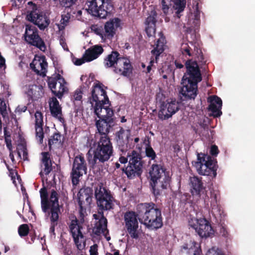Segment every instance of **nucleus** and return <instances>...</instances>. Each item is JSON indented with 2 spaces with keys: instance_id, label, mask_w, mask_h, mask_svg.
<instances>
[{
  "instance_id": "obj_1",
  "label": "nucleus",
  "mask_w": 255,
  "mask_h": 255,
  "mask_svg": "<svg viewBox=\"0 0 255 255\" xmlns=\"http://www.w3.org/2000/svg\"><path fill=\"white\" fill-rule=\"evenodd\" d=\"M139 222L151 230H157L163 226L161 209L153 202L138 204L136 212L127 211L124 215L125 228L132 239L139 238L138 231Z\"/></svg>"
},
{
  "instance_id": "obj_2",
  "label": "nucleus",
  "mask_w": 255,
  "mask_h": 255,
  "mask_svg": "<svg viewBox=\"0 0 255 255\" xmlns=\"http://www.w3.org/2000/svg\"><path fill=\"white\" fill-rule=\"evenodd\" d=\"M186 72L182 79V87L180 93L186 100H194L198 93V83L202 81V77L197 62L191 59L185 63Z\"/></svg>"
},
{
  "instance_id": "obj_3",
  "label": "nucleus",
  "mask_w": 255,
  "mask_h": 255,
  "mask_svg": "<svg viewBox=\"0 0 255 255\" xmlns=\"http://www.w3.org/2000/svg\"><path fill=\"white\" fill-rule=\"evenodd\" d=\"M114 148L111 139L105 137L99 138L94 144L93 156L88 159L94 172H100L107 168L110 158L113 155Z\"/></svg>"
},
{
  "instance_id": "obj_4",
  "label": "nucleus",
  "mask_w": 255,
  "mask_h": 255,
  "mask_svg": "<svg viewBox=\"0 0 255 255\" xmlns=\"http://www.w3.org/2000/svg\"><path fill=\"white\" fill-rule=\"evenodd\" d=\"M149 180L151 191L157 198L162 190L169 186L171 177L162 165L153 164L149 171Z\"/></svg>"
},
{
  "instance_id": "obj_5",
  "label": "nucleus",
  "mask_w": 255,
  "mask_h": 255,
  "mask_svg": "<svg viewBox=\"0 0 255 255\" xmlns=\"http://www.w3.org/2000/svg\"><path fill=\"white\" fill-rule=\"evenodd\" d=\"M107 68H113L114 72L121 76L129 77L132 73L133 67L129 59L113 51L104 59Z\"/></svg>"
},
{
  "instance_id": "obj_6",
  "label": "nucleus",
  "mask_w": 255,
  "mask_h": 255,
  "mask_svg": "<svg viewBox=\"0 0 255 255\" xmlns=\"http://www.w3.org/2000/svg\"><path fill=\"white\" fill-rule=\"evenodd\" d=\"M94 112L99 118V120H96L95 125L100 135V138L106 137L110 139L108 134L115 126L113 110L112 108H105L98 111L96 108Z\"/></svg>"
},
{
  "instance_id": "obj_7",
  "label": "nucleus",
  "mask_w": 255,
  "mask_h": 255,
  "mask_svg": "<svg viewBox=\"0 0 255 255\" xmlns=\"http://www.w3.org/2000/svg\"><path fill=\"white\" fill-rule=\"evenodd\" d=\"M192 165L200 175L210 176L213 178L217 175V161L208 154L197 153V160L193 161Z\"/></svg>"
},
{
  "instance_id": "obj_8",
  "label": "nucleus",
  "mask_w": 255,
  "mask_h": 255,
  "mask_svg": "<svg viewBox=\"0 0 255 255\" xmlns=\"http://www.w3.org/2000/svg\"><path fill=\"white\" fill-rule=\"evenodd\" d=\"M26 19L43 30L49 26L50 22L49 17L42 10L40 6L31 1L27 2Z\"/></svg>"
},
{
  "instance_id": "obj_9",
  "label": "nucleus",
  "mask_w": 255,
  "mask_h": 255,
  "mask_svg": "<svg viewBox=\"0 0 255 255\" xmlns=\"http://www.w3.org/2000/svg\"><path fill=\"white\" fill-rule=\"evenodd\" d=\"M94 194L98 211H107L114 208L116 200L111 191L104 187L102 183L95 188Z\"/></svg>"
},
{
  "instance_id": "obj_10",
  "label": "nucleus",
  "mask_w": 255,
  "mask_h": 255,
  "mask_svg": "<svg viewBox=\"0 0 255 255\" xmlns=\"http://www.w3.org/2000/svg\"><path fill=\"white\" fill-rule=\"evenodd\" d=\"M104 86L102 83H98L93 87L90 103L94 109V111L96 108L98 109V111L104 110L105 108H110L105 106L106 104H109L110 106L111 103L106 91L103 89Z\"/></svg>"
},
{
  "instance_id": "obj_11",
  "label": "nucleus",
  "mask_w": 255,
  "mask_h": 255,
  "mask_svg": "<svg viewBox=\"0 0 255 255\" xmlns=\"http://www.w3.org/2000/svg\"><path fill=\"white\" fill-rule=\"evenodd\" d=\"M159 38L157 39L155 44L153 45V49L151 50V57L149 64L147 66L146 70L144 72L146 74H150L149 76L152 75L151 71H154L156 66L154 63H157L159 57L163 53L165 48L166 41L165 37L164 36L162 32L159 33Z\"/></svg>"
},
{
  "instance_id": "obj_12",
  "label": "nucleus",
  "mask_w": 255,
  "mask_h": 255,
  "mask_svg": "<svg viewBox=\"0 0 255 255\" xmlns=\"http://www.w3.org/2000/svg\"><path fill=\"white\" fill-rule=\"evenodd\" d=\"M24 37L25 41L28 44L37 47L43 52L46 50L45 42L39 35L38 31L34 26L26 25Z\"/></svg>"
},
{
  "instance_id": "obj_13",
  "label": "nucleus",
  "mask_w": 255,
  "mask_h": 255,
  "mask_svg": "<svg viewBox=\"0 0 255 255\" xmlns=\"http://www.w3.org/2000/svg\"><path fill=\"white\" fill-rule=\"evenodd\" d=\"M87 163L83 154L76 155L74 159L71 172L72 182L77 185L79 182V178L87 173Z\"/></svg>"
},
{
  "instance_id": "obj_14",
  "label": "nucleus",
  "mask_w": 255,
  "mask_h": 255,
  "mask_svg": "<svg viewBox=\"0 0 255 255\" xmlns=\"http://www.w3.org/2000/svg\"><path fill=\"white\" fill-rule=\"evenodd\" d=\"M47 83L52 93L59 99H61L64 93L68 91L65 85L66 82L59 74H56L54 77H48Z\"/></svg>"
},
{
  "instance_id": "obj_15",
  "label": "nucleus",
  "mask_w": 255,
  "mask_h": 255,
  "mask_svg": "<svg viewBox=\"0 0 255 255\" xmlns=\"http://www.w3.org/2000/svg\"><path fill=\"white\" fill-rule=\"evenodd\" d=\"M190 192L193 197L196 199H202L206 202L208 199L206 187L204 186L201 178L197 176L190 178Z\"/></svg>"
},
{
  "instance_id": "obj_16",
  "label": "nucleus",
  "mask_w": 255,
  "mask_h": 255,
  "mask_svg": "<svg viewBox=\"0 0 255 255\" xmlns=\"http://www.w3.org/2000/svg\"><path fill=\"white\" fill-rule=\"evenodd\" d=\"M195 223L193 220L189 221V225L194 229L196 232L201 238H208L214 234V230L209 222L205 218H200L195 220Z\"/></svg>"
},
{
  "instance_id": "obj_17",
  "label": "nucleus",
  "mask_w": 255,
  "mask_h": 255,
  "mask_svg": "<svg viewBox=\"0 0 255 255\" xmlns=\"http://www.w3.org/2000/svg\"><path fill=\"white\" fill-rule=\"evenodd\" d=\"M158 117L161 120H166L171 118L180 109L179 104L175 100L167 101L160 105Z\"/></svg>"
},
{
  "instance_id": "obj_18",
  "label": "nucleus",
  "mask_w": 255,
  "mask_h": 255,
  "mask_svg": "<svg viewBox=\"0 0 255 255\" xmlns=\"http://www.w3.org/2000/svg\"><path fill=\"white\" fill-rule=\"evenodd\" d=\"M47 200V206L46 208L42 207L41 209L45 214V216H50V214H59L60 208L59 203V194L55 190H51L49 197L48 198Z\"/></svg>"
},
{
  "instance_id": "obj_19",
  "label": "nucleus",
  "mask_w": 255,
  "mask_h": 255,
  "mask_svg": "<svg viewBox=\"0 0 255 255\" xmlns=\"http://www.w3.org/2000/svg\"><path fill=\"white\" fill-rule=\"evenodd\" d=\"M121 20L118 17L110 19L104 25L105 33L100 34L102 39H112L116 34V30L121 26Z\"/></svg>"
},
{
  "instance_id": "obj_20",
  "label": "nucleus",
  "mask_w": 255,
  "mask_h": 255,
  "mask_svg": "<svg viewBox=\"0 0 255 255\" xmlns=\"http://www.w3.org/2000/svg\"><path fill=\"white\" fill-rule=\"evenodd\" d=\"M48 63L45 56L38 57V59L34 58L30 64L31 69L37 75L44 77L47 72Z\"/></svg>"
},
{
  "instance_id": "obj_21",
  "label": "nucleus",
  "mask_w": 255,
  "mask_h": 255,
  "mask_svg": "<svg viewBox=\"0 0 255 255\" xmlns=\"http://www.w3.org/2000/svg\"><path fill=\"white\" fill-rule=\"evenodd\" d=\"M207 102L210 103L208 110L212 112L213 116L215 118L220 117L222 114L221 99L216 95H212L208 98Z\"/></svg>"
},
{
  "instance_id": "obj_22",
  "label": "nucleus",
  "mask_w": 255,
  "mask_h": 255,
  "mask_svg": "<svg viewBox=\"0 0 255 255\" xmlns=\"http://www.w3.org/2000/svg\"><path fill=\"white\" fill-rule=\"evenodd\" d=\"M143 165H137L133 162L128 161V165L122 168V171L124 172L128 179H132L136 177H140L143 172Z\"/></svg>"
},
{
  "instance_id": "obj_23",
  "label": "nucleus",
  "mask_w": 255,
  "mask_h": 255,
  "mask_svg": "<svg viewBox=\"0 0 255 255\" xmlns=\"http://www.w3.org/2000/svg\"><path fill=\"white\" fill-rule=\"evenodd\" d=\"M35 137L39 144L43 143L44 138L43 115L41 112L36 111L35 113Z\"/></svg>"
},
{
  "instance_id": "obj_24",
  "label": "nucleus",
  "mask_w": 255,
  "mask_h": 255,
  "mask_svg": "<svg viewBox=\"0 0 255 255\" xmlns=\"http://www.w3.org/2000/svg\"><path fill=\"white\" fill-rule=\"evenodd\" d=\"M42 158L41 159V170L39 173L41 177L43 174L48 175L53 170L52 162L50 158V154L48 152H41Z\"/></svg>"
},
{
  "instance_id": "obj_25",
  "label": "nucleus",
  "mask_w": 255,
  "mask_h": 255,
  "mask_svg": "<svg viewBox=\"0 0 255 255\" xmlns=\"http://www.w3.org/2000/svg\"><path fill=\"white\" fill-rule=\"evenodd\" d=\"M128 134H127L126 139H124L125 130L122 127H120V130L115 133V138L117 141L119 149L122 152L126 151L128 149V138L129 137V130H128Z\"/></svg>"
},
{
  "instance_id": "obj_26",
  "label": "nucleus",
  "mask_w": 255,
  "mask_h": 255,
  "mask_svg": "<svg viewBox=\"0 0 255 255\" xmlns=\"http://www.w3.org/2000/svg\"><path fill=\"white\" fill-rule=\"evenodd\" d=\"M104 49L101 45H95L86 50L83 57L86 62H91L97 58L103 53Z\"/></svg>"
},
{
  "instance_id": "obj_27",
  "label": "nucleus",
  "mask_w": 255,
  "mask_h": 255,
  "mask_svg": "<svg viewBox=\"0 0 255 255\" xmlns=\"http://www.w3.org/2000/svg\"><path fill=\"white\" fill-rule=\"evenodd\" d=\"M157 13L155 11H151L150 14L146 18L145 24V32L148 37L155 33Z\"/></svg>"
},
{
  "instance_id": "obj_28",
  "label": "nucleus",
  "mask_w": 255,
  "mask_h": 255,
  "mask_svg": "<svg viewBox=\"0 0 255 255\" xmlns=\"http://www.w3.org/2000/svg\"><path fill=\"white\" fill-rule=\"evenodd\" d=\"M177 4V0H162V10L163 13L165 14L168 13L169 9L171 10L174 9L176 10L175 13L176 16L180 18L181 16L180 13L184 10H180L179 9V5H176Z\"/></svg>"
},
{
  "instance_id": "obj_29",
  "label": "nucleus",
  "mask_w": 255,
  "mask_h": 255,
  "mask_svg": "<svg viewBox=\"0 0 255 255\" xmlns=\"http://www.w3.org/2000/svg\"><path fill=\"white\" fill-rule=\"evenodd\" d=\"M100 18H105L114 10V3L112 0H101Z\"/></svg>"
},
{
  "instance_id": "obj_30",
  "label": "nucleus",
  "mask_w": 255,
  "mask_h": 255,
  "mask_svg": "<svg viewBox=\"0 0 255 255\" xmlns=\"http://www.w3.org/2000/svg\"><path fill=\"white\" fill-rule=\"evenodd\" d=\"M49 108L51 114L53 117L57 118L61 122L64 121V119L62 117V108L56 98L53 97L51 98Z\"/></svg>"
},
{
  "instance_id": "obj_31",
  "label": "nucleus",
  "mask_w": 255,
  "mask_h": 255,
  "mask_svg": "<svg viewBox=\"0 0 255 255\" xmlns=\"http://www.w3.org/2000/svg\"><path fill=\"white\" fill-rule=\"evenodd\" d=\"M92 190L90 188L81 189L78 192V203L88 206L92 202Z\"/></svg>"
},
{
  "instance_id": "obj_32",
  "label": "nucleus",
  "mask_w": 255,
  "mask_h": 255,
  "mask_svg": "<svg viewBox=\"0 0 255 255\" xmlns=\"http://www.w3.org/2000/svg\"><path fill=\"white\" fill-rule=\"evenodd\" d=\"M101 0H87L86 4L88 12L94 16L100 17V7Z\"/></svg>"
},
{
  "instance_id": "obj_33",
  "label": "nucleus",
  "mask_w": 255,
  "mask_h": 255,
  "mask_svg": "<svg viewBox=\"0 0 255 255\" xmlns=\"http://www.w3.org/2000/svg\"><path fill=\"white\" fill-rule=\"evenodd\" d=\"M210 193L211 212L215 217H221L223 211L221 209V207L218 204L217 194L215 193L214 191H211Z\"/></svg>"
},
{
  "instance_id": "obj_34",
  "label": "nucleus",
  "mask_w": 255,
  "mask_h": 255,
  "mask_svg": "<svg viewBox=\"0 0 255 255\" xmlns=\"http://www.w3.org/2000/svg\"><path fill=\"white\" fill-rule=\"evenodd\" d=\"M82 229V226L80 225L79 221L76 218L71 221L69 225V229L73 238L76 237H80L81 239L84 238V235L81 231Z\"/></svg>"
},
{
  "instance_id": "obj_35",
  "label": "nucleus",
  "mask_w": 255,
  "mask_h": 255,
  "mask_svg": "<svg viewBox=\"0 0 255 255\" xmlns=\"http://www.w3.org/2000/svg\"><path fill=\"white\" fill-rule=\"evenodd\" d=\"M27 94L32 100H37L41 98L44 94L43 87L40 85H32L30 87Z\"/></svg>"
},
{
  "instance_id": "obj_36",
  "label": "nucleus",
  "mask_w": 255,
  "mask_h": 255,
  "mask_svg": "<svg viewBox=\"0 0 255 255\" xmlns=\"http://www.w3.org/2000/svg\"><path fill=\"white\" fill-rule=\"evenodd\" d=\"M128 157L129 160L136 164H143V161L142 159L141 154L136 150H133L130 152H128Z\"/></svg>"
},
{
  "instance_id": "obj_37",
  "label": "nucleus",
  "mask_w": 255,
  "mask_h": 255,
  "mask_svg": "<svg viewBox=\"0 0 255 255\" xmlns=\"http://www.w3.org/2000/svg\"><path fill=\"white\" fill-rule=\"evenodd\" d=\"M189 43H183L181 44L180 51L183 56L193 57L195 53V51L193 47Z\"/></svg>"
},
{
  "instance_id": "obj_38",
  "label": "nucleus",
  "mask_w": 255,
  "mask_h": 255,
  "mask_svg": "<svg viewBox=\"0 0 255 255\" xmlns=\"http://www.w3.org/2000/svg\"><path fill=\"white\" fill-rule=\"evenodd\" d=\"M41 198V207L46 208L48 203V194L47 188L44 186L39 191Z\"/></svg>"
},
{
  "instance_id": "obj_39",
  "label": "nucleus",
  "mask_w": 255,
  "mask_h": 255,
  "mask_svg": "<svg viewBox=\"0 0 255 255\" xmlns=\"http://www.w3.org/2000/svg\"><path fill=\"white\" fill-rule=\"evenodd\" d=\"M190 44L192 47H194V50L196 52L194 55L197 57L199 62L203 64H205L206 61L204 60L203 54L200 48L199 47L198 44H197L196 43H194L193 42H190Z\"/></svg>"
},
{
  "instance_id": "obj_40",
  "label": "nucleus",
  "mask_w": 255,
  "mask_h": 255,
  "mask_svg": "<svg viewBox=\"0 0 255 255\" xmlns=\"http://www.w3.org/2000/svg\"><path fill=\"white\" fill-rule=\"evenodd\" d=\"M49 217L50 220V232L51 233H54L55 228L58 224V221L59 218V214H50V216H46Z\"/></svg>"
},
{
  "instance_id": "obj_41",
  "label": "nucleus",
  "mask_w": 255,
  "mask_h": 255,
  "mask_svg": "<svg viewBox=\"0 0 255 255\" xmlns=\"http://www.w3.org/2000/svg\"><path fill=\"white\" fill-rule=\"evenodd\" d=\"M99 215L100 216L99 221L96 224V225L102 227L105 230H107V223L108 221L106 218L105 217L104 212L98 211Z\"/></svg>"
},
{
  "instance_id": "obj_42",
  "label": "nucleus",
  "mask_w": 255,
  "mask_h": 255,
  "mask_svg": "<svg viewBox=\"0 0 255 255\" xmlns=\"http://www.w3.org/2000/svg\"><path fill=\"white\" fill-rule=\"evenodd\" d=\"M77 0H59V3L61 6L65 7L68 12H71L69 11L68 10L76 2Z\"/></svg>"
},
{
  "instance_id": "obj_43",
  "label": "nucleus",
  "mask_w": 255,
  "mask_h": 255,
  "mask_svg": "<svg viewBox=\"0 0 255 255\" xmlns=\"http://www.w3.org/2000/svg\"><path fill=\"white\" fill-rule=\"evenodd\" d=\"M77 0H59V3L61 6L65 7L68 12H71L69 11L68 10L76 2Z\"/></svg>"
},
{
  "instance_id": "obj_44",
  "label": "nucleus",
  "mask_w": 255,
  "mask_h": 255,
  "mask_svg": "<svg viewBox=\"0 0 255 255\" xmlns=\"http://www.w3.org/2000/svg\"><path fill=\"white\" fill-rule=\"evenodd\" d=\"M61 135L59 132H55L50 137L48 140V145L50 148L53 144L61 142Z\"/></svg>"
},
{
  "instance_id": "obj_45",
  "label": "nucleus",
  "mask_w": 255,
  "mask_h": 255,
  "mask_svg": "<svg viewBox=\"0 0 255 255\" xmlns=\"http://www.w3.org/2000/svg\"><path fill=\"white\" fill-rule=\"evenodd\" d=\"M29 232L28 225L26 224H22L18 227V232L21 237L26 236Z\"/></svg>"
},
{
  "instance_id": "obj_46",
  "label": "nucleus",
  "mask_w": 255,
  "mask_h": 255,
  "mask_svg": "<svg viewBox=\"0 0 255 255\" xmlns=\"http://www.w3.org/2000/svg\"><path fill=\"white\" fill-rule=\"evenodd\" d=\"M145 152L146 156L151 160H154L156 157L155 152L149 144L145 147Z\"/></svg>"
},
{
  "instance_id": "obj_47",
  "label": "nucleus",
  "mask_w": 255,
  "mask_h": 255,
  "mask_svg": "<svg viewBox=\"0 0 255 255\" xmlns=\"http://www.w3.org/2000/svg\"><path fill=\"white\" fill-rule=\"evenodd\" d=\"M79 238H80V237H76L73 238V239L78 250L81 251L84 249L86 246V240L84 238L82 239H80L81 240L80 241Z\"/></svg>"
},
{
  "instance_id": "obj_48",
  "label": "nucleus",
  "mask_w": 255,
  "mask_h": 255,
  "mask_svg": "<svg viewBox=\"0 0 255 255\" xmlns=\"http://www.w3.org/2000/svg\"><path fill=\"white\" fill-rule=\"evenodd\" d=\"M4 136H5V142L6 145V147L9 150H11L12 149V146L11 144V140L10 139V135H8L6 133V131L5 128H4Z\"/></svg>"
},
{
  "instance_id": "obj_49",
  "label": "nucleus",
  "mask_w": 255,
  "mask_h": 255,
  "mask_svg": "<svg viewBox=\"0 0 255 255\" xmlns=\"http://www.w3.org/2000/svg\"><path fill=\"white\" fill-rule=\"evenodd\" d=\"M106 231H107V230L96 224V227H94L93 230V233L97 236H100L101 234H105ZM108 231H107V232Z\"/></svg>"
},
{
  "instance_id": "obj_50",
  "label": "nucleus",
  "mask_w": 255,
  "mask_h": 255,
  "mask_svg": "<svg viewBox=\"0 0 255 255\" xmlns=\"http://www.w3.org/2000/svg\"><path fill=\"white\" fill-rule=\"evenodd\" d=\"M207 255H224V254L221 249L213 247L208 251Z\"/></svg>"
},
{
  "instance_id": "obj_51",
  "label": "nucleus",
  "mask_w": 255,
  "mask_h": 255,
  "mask_svg": "<svg viewBox=\"0 0 255 255\" xmlns=\"http://www.w3.org/2000/svg\"><path fill=\"white\" fill-rule=\"evenodd\" d=\"M165 97L164 95L161 93H158L156 95V101L157 103L160 104L161 105L163 103H166L168 100L165 101Z\"/></svg>"
},
{
  "instance_id": "obj_52",
  "label": "nucleus",
  "mask_w": 255,
  "mask_h": 255,
  "mask_svg": "<svg viewBox=\"0 0 255 255\" xmlns=\"http://www.w3.org/2000/svg\"><path fill=\"white\" fill-rule=\"evenodd\" d=\"M69 11H71V12H67V14H69V15H71V14H75V11H72L71 10V9H69L68 10ZM70 18V16H65L64 17H63L62 16V19H61V23L63 24H65V25H66L67 23L69 21V19Z\"/></svg>"
},
{
  "instance_id": "obj_53",
  "label": "nucleus",
  "mask_w": 255,
  "mask_h": 255,
  "mask_svg": "<svg viewBox=\"0 0 255 255\" xmlns=\"http://www.w3.org/2000/svg\"><path fill=\"white\" fill-rule=\"evenodd\" d=\"M98 246L96 244L91 246L89 251L90 255H98Z\"/></svg>"
},
{
  "instance_id": "obj_54",
  "label": "nucleus",
  "mask_w": 255,
  "mask_h": 255,
  "mask_svg": "<svg viewBox=\"0 0 255 255\" xmlns=\"http://www.w3.org/2000/svg\"><path fill=\"white\" fill-rule=\"evenodd\" d=\"M218 147L216 145H213L211 146L210 153L212 156H216L219 153Z\"/></svg>"
},
{
  "instance_id": "obj_55",
  "label": "nucleus",
  "mask_w": 255,
  "mask_h": 255,
  "mask_svg": "<svg viewBox=\"0 0 255 255\" xmlns=\"http://www.w3.org/2000/svg\"><path fill=\"white\" fill-rule=\"evenodd\" d=\"M73 61L74 64L77 66L81 65L82 64L86 62L85 60V58H84L83 57H82V58H75L73 59Z\"/></svg>"
},
{
  "instance_id": "obj_56",
  "label": "nucleus",
  "mask_w": 255,
  "mask_h": 255,
  "mask_svg": "<svg viewBox=\"0 0 255 255\" xmlns=\"http://www.w3.org/2000/svg\"><path fill=\"white\" fill-rule=\"evenodd\" d=\"M79 206V213L80 217L82 218H83L84 216V213L86 212V209L85 207L83 206L84 204L82 203H78Z\"/></svg>"
},
{
  "instance_id": "obj_57",
  "label": "nucleus",
  "mask_w": 255,
  "mask_h": 255,
  "mask_svg": "<svg viewBox=\"0 0 255 255\" xmlns=\"http://www.w3.org/2000/svg\"><path fill=\"white\" fill-rule=\"evenodd\" d=\"M74 98L76 101H80L82 98V93L81 91L76 90L74 95Z\"/></svg>"
},
{
  "instance_id": "obj_58",
  "label": "nucleus",
  "mask_w": 255,
  "mask_h": 255,
  "mask_svg": "<svg viewBox=\"0 0 255 255\" xmlns=\"http://www.w3.org/2000/svg\"><path fill=\"white\" fill-rule=\"evenodd\" d=\"M6 111V104L3 101H1L0 102V112L2 115L4 113V112Z\"/></svg>"
},
{
  "instance_id": "obj_59",
  "label": "nucleus",
  "mask_w": 255,
  "mask_h": 255,
  "mask_svg": "<svg viewBox=\"0 0 255 255\" xmlns=\"http://www.w3.org/2000/svg\"><path fill=\"white\" fill-rule=\"evenodd\" d=\"M23 0H10V1L12 2V5L13 6H19Z\"/></svg>"
},
{
  "instance_id": "obj_60",
  "label": "nucleus",
  "mask_w": 255,
  "mask_h": 255,
  "mask_svg": "<svg viewBox=\"0 0 255 255\" xmlns=\"http://www.w3.org/2000/svg\"><path fill=\"white\" fill-rule=\"evenodd\" d=\"M128 156L125 157V156H121L120 157L119 160L120 162V163H121L122 164H125L128 162Z\"/></svg>"
},
{
  "instance_id": "obj_61",
  "label": "nucleus",
  "mask_w": 255,
  "mask_h": 255,
  "mask_svg": "<svg viewBox=\"0 0 255 255\" xmlns=\"http://www.w3.org/2000/svg\"><path fill=\"white\" fill-rule=\"evenodd\" d=\"M26 110H27V107H26L25 106H18L16 108L17 111L19 113L24 112L26 111Z\"/></svg>"
},
{
  "instance_id": "obj_62",
  "label": "nucleus",
  "mask_w": 255,
  "mask_h": 255,
  "mask_svg": "<svg viewBox=\"0 0 255 255\" xmlns=\"http://www.w3.org/2000/svg\"><path fill=\"white\" fill-rule=\"evenodd\" d=\"M9 175L12 179L15 178L14 174H17V172H16L15 170H13L12 169H9Z\"/></svg>"
},
{
  "instance_id": "obj_63",
  "label": "nucleus",
  "mask_w": 255,
  "mask_h": 255,
  "mask_svg": "<svg viewBox=\"0 0 255 255\" xmlns=\"http://www.w3.org/2000/svg\"><path fill=\"white\" fill-rule=\"evenodd\" d=\"M175 65L177 68L179 69L182 68L184 67L183 64L179 62L178 60L175 61Z\"/></svg>"
},
{
  "instance_id": "obj_64",
  "label": "nucleus",
  "mask_w": 255,
  "mask_h": 255,
  "mask_svg": "<svg viewBox=\"0 0 255 255\" xmlns=\"http://www.w3.org/2000/svg\"><path fill=\"white\" fill-rule=\"evenodd\" d=\"M112 251L114 252V254L107 253L106 255H121L120 254V251L116 249L112 250Z\"/></svg>"
}]
</instances>
